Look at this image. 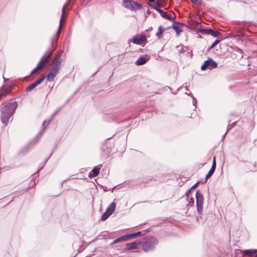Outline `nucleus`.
I'll return each mask as SVG.
<instances>
[{
	"mask_svg": "<svg viewBox=\"0 0 257 257\" xmlns=\"http://www.w3.org/2000/svg\"><path fill=\"white\" fill-rule=\"evenodd\" d=\"M18 106L16 101L5 102L1 106V121L5 126L8 125L10 118L14 114Z\"/></svg>",
	"mask_w": 257,
	"mask_h": 257,
	"instance_id": "obj_1",
	"label": "nucleus"
},
{
	"mask_svg": "<svg viewBox=\"0 0 257 257\" xmlns=\"http://www.w3.org/2000/svg\"><path fill=\"white\" fill-rule=\"evenodd\" d=\"M158 243V240L154 237H148L146 238L143 244V250L145 252L154 250L155 246Z\"/></svg>",
	"mask_w": 257,
	"mask_h": 257,
	"instance_id": "obj_2",
	"label": "nucleus"
},
{
	"mask_svg": "<svg viewBox=\"0 0 257 257\" xmlns=\"http://www.w3.org/2000/svg\"><path fill=\"white\" fill-rule=\"evenodd\" d=\"M63 53V50H59L53 58L51 63V64L54 65V66L52 68L58 71L61 69L65 62L64 59L61 58Z\"/></svg>",
	"mask_w": 257,
	"mask_h": 257,
	"instance_id": "obj_3",
	"label": "nucleus"
},
{
	"mask_svg": "<svg viewBox=\"0 0 257 257\" xmlns=\"http://www.w3.org/2000/svg\"><path fill=\"white\" fill-rule=\"evenodd\" d=\"M122 6L126 9L132 11H136L141 10L143 6L141 4L133 0H123Z\"/></svg>",
	"mask_w": 257,
	"mask_h": 257,
	"instance_id": "obj_4",
	"label": "nucleus"
},
{
	"mask_svg": "<svg viewBox=\"0 0 257 257\" xmlns=\"http://www.w3.org/2000/svg\"><path fill=\"white\" fill-rule=\"evenodd\" d=\"M51 45L53 48L49 49L47 51L44 56L41 58L39 62V65L42 66L43 64H47L50 60V57L53 54L54 50L56 48V46L54 45V42L53 40L51 41Z\"/></svg>",
	"mask_w": 257,
	"mask_h": 257,
	"instance_id": "obj_5",
	"label": "nucleus"
},
{
	"mask_svg": "<svg viewBox=\"0 0 257 257\" xmlns=\"http://www.w3.org/2000/svg\"><path fill=\"white\" fill-rule=\"evenodd\" d=\"M196 200V207L197 212L201 214L203 212V204L204 202V197L199 190H198L195 194Z\"/></svg>",
	"mask_w": 257,
	"mask_h": 257,
	"instance_id": "obj_6",
	"label": "nucleus"
},
{
	"mask_svg": "<svg viewBox=\"0 0 257 257\" xmlns=\"http://www.w3.org/2000/svg\"><path fill=\"white\" fill-rule=\"evenodd\" d=\"M217 66V64L212 58H209L208 60L204 62L203 65L201 66V69L202 70L204 71L207 68H215Z\"/></svg>",
	"mask_w": 257,
	"mask_h": 257,
	"instance_id": "obj_7",
	"label": "nucleus"
},
{
	"mask_svg": "<svg viewBox=\"0 0 257 257\" xmlns=\"http://www.w3.org/2000/svg\"><path fill=\"white\" fill-rule=\"evenodd\" d=\"M46 76H43L41 78L38 79L37 81L31 84L30 86L27 87L26 89V91H31L34 88H35L36 87H37L38 85H39L40 84H41L45 79Z\"/></svg>",
	"mask_w": 257,
	"mask_h": 257,
	"instance_id": "obj_8",
	"label": "nucleus"
},
{
	"mask_svg": "<svg viewBox=\"0 0 257 257\" xmlns=\"http://www.w3.org/2000/svg\"><path fill=\"white\" fill-rule=\"evenodd\" d=\"M146 40V36L144 35H139V36H134L132 39V42L133 43L139 45L142 42H144Z\"/></svg>",
	"mask_w": 257,
	"mask_h": 257,
	"instance_id": "obj_9",
	"label": "nucleus"
},
{
	"mask_svg": "<svg viewBox=\"0 0 257 257\" xmlns=\"http://www.w3.org/2000/svg\"><path fill=\"white\" fill-rule=\"evenodd\" d=\"M141 241L139 240H136L135 241L131 243H126L125 246L126 249L128 250L135 249L137 248V246L140 245Z\"/></svg>",
	"mask_w": 257,
	"mask_h": 257,
	"instance_id": "obj_10",
	"label": "nucleus"
},
{
	"mask_svg": "<svg viewBox=\"0 0 257 257\" xmlns=\"http://www.w3.org/2000/svg\"><path fill=\"white\" fill-rule=\"evenodd\" d=\"M243 256H257V249H246L242 251Z\"/></svg>",
	"mask_w": 257,
	"mask_h": 257,
	"instance_id": "obj_11",
	"label": "nucleus"
},
{
	"mask_svg": "<svg viewBox=\"0 0 257 257\" xmlns=\"http://www.w3.org/2000/svg\"><path fill=\"white\" fill-rule=\"evenodd\" d=\"M58 72H59L58 71L52 68L50 72L48 73V74L47 76V79L48 81H53L54 80V79H55L56 75L58 73Z\"/></svg>",
	"mask_w": 257,
	"mask_h": 257,
	"instance_id": "obj_12",
	"label": "nucleus"
},
{
	"mask_svg": "<svg viewBox=\"0 0 257 257\" xmlns=\"http://www.w3.org/2000/svg\"><path fill=\"white\" fill-rule=\"evenodd\" d=\"M172 27L174 30L176 31L177 36L179 35L180 32L182 31V27L180 26L179 23L174 22L172 25Z\"/></svg>",
	"mask_w": 257,
	"mask_h": 257,
	"instance_id": "obj_13",
	"label": "nucleus"
},
{
	"mask_svg": "<svg viewBox=\"0 0 257 257\" xmlns=\"http://www.w3.org/2000/svg\"><path fill=\"white\" fill-rule=\"evenodd\" d=\"M149 60V58H146L144 57H140L138 60L136 61L135 63L137 65H142L145 64L147 61Z\"/></svg>",
	"mask_w": 257,
	"mask_h": 257,
	"instance_id": "obj_14",
	"label": "nucleus"
},
{
	"mask_svg": "<svg viewBox=\"0 0 257 257\" xmlns=\"http://www.w3.org/2000/svg\"><path fill=\"white\" fill-rule=\"evenodd\" d=\"M186 196L187 200L188 201L189 203L190 204V205H192L194 204V198L191 195V190H188L186 192Z\"/></svg>",
	"mask_w": 257,
	"mask_h": 257,
	"instance_id": "obj_15",
	"label": "nucleus"
},
{
	"mask_svg": "<svg viewBox=\"0 0 257 257\" xmlns=\"http://www.w3.org/2000/svg\"><path fill=\"white\" fill-rule=\"evenodd\" d=\"M115 207L116 204L114 202H113L111 203L109 206L107 208L106 211L111 215L115 210Z\"/></svg>",
	"mask_w": 257,
	"mask_h": 257,
	"instance_id": "obj_16",
	"label": "nucleus"
},
{
	"mask_svg": "<svg viewBox=\"0 0 257 257\" xmlns=\"http://www.w3.org/2000/svg\"><path fill=\"white\" fill-rule=\"evenodd\" d=\"M62 26H63V25L61 24H59V28H58V31L57 32V34L56 35V36L54 37V38H53V39L52 40L54 41V44L55 43L57 42V41H58V38H59V34L61 33V30H62Z\"/></svg>",
	"mask_w": 257,
	"mask_h": 257,
	"instance_id": "obj_17",
	"label": "nucleus"
},
{
	"mask_svg": "<svg viewBox=\"0 0 257 257\" xmlns=\"http://www.w3.org/2000/svg\"><path fill=\"white\" fill-rule=\"evenodd\" d=\"M100 167H94L91 172L90 173V176L95 177L98 175L100 171Z\"/></svg>",
	"mask_w": 257,
	"mask_h": 257,
	"instance_id": "obj_18",
	"label": "nucleus"
},
{
	"mask_svg": "<svg viewBox=\"0 0 257 257\" xmlns=\"http://www.w3.org/2000/svg\"><path fill=\"white\" fill-rule=\"evenodd\" d=\"M9 92V90L8 88L3 87L0 90V99L3 97L6 96L8 94Z\"/></svg>",
	"mask_w": 257,
	"mask_h": 257,
	"instance_id": "obj_19",
	"label": "nucleus"
},
{
	"mask_svg": "<svg viewBox=\"0 0 257 257\" xmlns=\"http://www.w3.org/2000/svg\"><path fill=\"white\" fill-rule=\"evenodd\" d=\"M141 231H138L137 232L126 234V236L127 239L131 238H136L139 235L141 234Z\"/></svg>",
	"mask_w": 257,
	"mask_h": 257,
	"instance_id": "obj_20",
	"label": "nucleus"
},
{
	"mask_svg": "<svg viewBox=\"0 0 257 257\" xmlns=\"http://www.w3.org/2000/svg\"><path fill=\"white\" fill-rule=\"evenodd\" d=\"M207 31H208V32H207V35H211V36H212L214 37H216L219 35H220V33L218 32L215 31L211 29H208Z\"/></svg>",
	"mask_w": 257,
	"mask_h": 257,
	"instance_id": "obj_21",
	"label": "nucleus"
},
{
	"mask_svg": "<svg viewBox=\"0 0 257 257\" xmlns=\"http://www.w3.org/2000/svg\"><path fill=\"white\" fill-rule=\"evenodd\" d=\"M164 31V29L162 28V26H160L158 28V30L156 35L158 37L159 39H160L162 37L163 32Z\"/></svg>",
	"mask_w": 257,
	"mask_h": 257,
	"instance_id": "obj_22",
	"label": "nucleus"
},
{
	"mask_svg": "<svg viewBox=\"0 0 257 257\" xmlns=\"http://www.w3.org/2000/svg\"><path fill=\"white\" fill-rule=\"evenodd\" d=\"M153 9H154L156 11H157L163 18H165L167 15V13L164 12L162 10L160 9V8H156V7H154Z\"/></svg>",
	"mask_w": 257,
	"mask_h": 257,
	"instance_id": "obj_23",
	"label": "nucleus"
},
{
	"mask_svg": "<svg viewBox=\"0 0 257 257\" xmlns=\"http://www.w3.org/2000/svg\"><path fill=\"white\" fill-rule=\"evenodd\" d=\"M127 238H126V234L125 235H122L115 239H114L113 240V243H116L120 241H122V240H127Z\"/></svg>",
	"mask_w": 257,
	"mask_h": 257,
	"instance_id": "obj_24",
	"label": "nucleus"
},
{
	"mask_svg": "<svg viewBox=\"0 0 257 257\" xmlns=\"http://www.w3.org/2000/svg\"><path fill=\"white\" fill-rule=\"evenodd\" d=\"M236 122H234L233 123H232V124H231L230 125L228 124V126H227V131L225 133V134L223 135V137H222V139H223L226 135L227 134V133L228 132V131L231 129L233 127H234L235 125V123H236Z\"/></svg>",
	"mask_w": 257,
	"mask_h": 257,
	"instance_id": "obj_25",
	"label": "nucleus"
},
{
	"mask_svg": "<svg viewBox=\"0 0 257 257\" xmlns=\"http://www.w3.org/2000/svg\"><path fill=\"white\" fill-rule=\"evenodd\" d=\"M110 215V214H109V213H108L107 212H106L105 211V212L101 216V220L104 221V220H106Z\"/></svg>",
	"mask_w": 257,
	"mask_h": 257,
	"instance_id": "obj_26",
	"label": "nucleus"
},
{
	"mask_svg": "<svg viewBox=\"0 0 257 257\" xmlns=\"http://www.w3.org/2000/svg\"><path fill=\"white\" fill-rule=\"evenodd\" d=\"M196 220L199 223L203 224L205 221L206 219L203 218L202 216H196Z\"/></svg>",
	"mask_w": 257,
	"mask_h": 257,
	"instance_id": "obj_27",
	"label": "nucleus"
},
{
	"mask_svg": "<svg viewBox=\"0 0 257 257\" xmlns=\"http://www.w3.org/2000/svg\"><path fill=\"white\" fill-rule=\"evenodd\" d=\"M214 172H215V170L211 168L210 169V170L209 171V172H208L207 174L206 175V177H205L206 180H207V179L210 178L213 175V174L214 173Z\"/></svg>",
	"mask_w": 257,
	"mask_h": 257,
	"instance_id": "obj_28",
	"label": "nucleus"
},
{
	"mask_svg": "<svg viewBox=\"0 0 257 257\" xmlns=\"http://www.w3.org/2000/svg\"><path fill=\"white\" fill-rule=\"evenodd\" d=\"M207 29H205V28H203L201 26H199V32L203 34H207V32H208Z\"/></svg>",
	"mask_w": 257,
	"mask_h": 257,
	"instance_id": "obj_29",
	"label": "nucleus"
},
{
	"mask_svg": "<svg viewBox=\"0 0 257 257\" xmlns=\"http://www.w3.org/2000/svg\"><path fill=\"white\" fill-rule=\"evenodd\" d=\"M249 168L251 171H255L257 170V166H256L255 163L254 164H250L249 165Z\"/></svg>",
	"mask_w": 257,
	"mask_h": 257,
	"instance_id": "obj_30",
	"label": "nucleus"
},
{
	"mask_svg": "<svg viewBox=\"0 0 257 257\" xmlns=\"http://www.w3.org/2000/svg\"><path fill=\"white\" fill-rule=\"evenodd\" d=\"M46 126H44L42 129V130L40 132V133H39L38 136H37V138H38V141L40 138L42 137V136L43 135V133L46 129Z\"/></svg>",
	"mask_w": 257,
	"mask_h": 257,
	"instance_id": "obj_31",
	"label": "nucleus"
},
{
	"mask_svg": "<svg viewBox=\"0 0 257 257\" xmlns=\"http://www.w3.org/2000/svg\"><path fill=\"white\" fill-rule=\"evenodd\" d=\"M162 6V4L161 2L159 1H157L156 2H155L154 3V7H156V8H160ZM154 6L153 7V8Z\"/></svg>",
	"mask_w": 257,
	"mask_h": 257,
	"instance_id": "obj_32",
	"label": "nucleus"
},
{
	"mask_svg": "<svg viewBox=\"0 0 257 257\" xmlns=\"http://www.w3.org/2000/svg\"><path fill=\"white\" fill-rule=\"evenodd\" d=\"M165 19H167L168 20H173V16L171 14H167L166 15Z\"/></svg>",
	"mask_w": 257,
	"mask_h": 257,
	"instance_id": "obj_33",
	"label": "nucleus"
},
{
	"mask_svg": "<svg viewBox=\"0 0 257 257\" xmlns=\"http://www.w3.org/2000/svg\"><path fill=\"white\" fill-rule=\"evenodd\" d=\"M216 167V164L215 157H214L213 161L212 162V165L211 168L215 170Z\"/></svg>",
	"mask_w": 257,
	"mask_h": 257,
	"instance_id": "obj_34",
	"label": "nucleus"
},
{
	"mask_svg": "<svg viewBox=\"0 0 257 257\" xmlns=\"http://www.w3.org/2000/svg\"><path fill=\"white\" fill-rule=\"evenodd\" d=\"M42 67V66L39 65V63H38L37 67L32 71L31 74L34 73L39 68Z\"/></svg>",
	"mask_w": 257,
	"mask_h": 257,
	"instance_id": "obj_35",
	"label": "nucleus"
},
{
	"mask_svg": "<svg viewBox=\"0 0 257 257\" xmlns=\"http://www.w3.org/2000/svg\"><path fill=\"white\" fill-rule=\"evenodd\" d=\"M220 41L216 40H215L211 45V48L214 47L216 45H217L219 43Z\"/></svg>",
	"mask_w": 257,
	"mask_h": 257,
	"instance_id": "obj_36",
	"label": "nucleus"
},
{
	"mask_svg": "<svg viewBox=\"0 0 257 257\" xmlns=\"http://www.w3.org/2000/svg\"><path fill=\"white\" fill-rule=\"evenodd\" d=\"M61 107L59 108L57 110H56L55 112L52 115V118H53L55 116L57 115V114L58 113V112L61 110Z\"/></svg>",
	"mask_w": 257,
	"mask_h": 257,
	"instance_id": "obj_37",
	"label": "nucleus"
},
{
	"mask_svg": "<svg viewBox=\"0 0 257 257\" xmlns=\"http://www.w3.org/2000/svg\"><path fill=\"white\" fill-rule=\"evenodd\" d=\"M198 183H199V182H197V183H196L194 185H193L191 187V188L190 189V190H191V191L192 189H195V188L197 187V186L198 185Z\"/></svg>",
	"mask_w": 257,
	"mask_h": 257,
	"instance_id": "obj_38",
	"label": "nucleus"
},
{
	"mask_svg": "<svg viewBox=\"0 0 257 257\" xmlns=\"http://www.w3.org/2000/svg\"><path fill=\"white\" fill-rule=\"evenodd\" d=\"M179 52L181 53H184V48H181L180 49H179L178 50Z\"/></svg>",
	"mask_w": 257,
	"mask_h": 257,
	"instance_id": "obj_39",
	"label": "nucleus"
},
{
	"mask_svg": "<svg viewBox=\"0 0 257 257\" xmlns=\"http://www.w3.org/2000/svg\"><path fill=\"white\" fill-rule=\"evenodd\" d=\"M192 97L193 99V105H195V104L196 103V101L195 99L193 96H192Z\"/></svg>",
	"mask_w": 257,
	"mask_h": 257,
	"instance_id": "obj_40",
	"label": "nucleus"
},
{
	"mask_svg": "<svg viewBox=\"0 0 257 257\" xmlns=\"http://www.w3.org/2000/svg\"><path fill=\"white\" fill-rule=\"evenodd\" d=\"M151 12L150 10L149 9H148V10H147V12H146L147 14V15H150V14H151Z\"/></svg>",
	"mask_w": 257,
	"mask_h": 257,
	"instance_id": "obj_41",
	"label": "nucleus"
},
{
	"mask_svg": "<svg viewBox=\"0 0 257 257\" xmlns=\"http://www.w3.org/2000/svg\"><path fill=\"white\" fill-rule=\"evenodd\" d=\"M237 52H239V53H241L242 52V50L240 49H239V48H237Z\"/></svg>",
	"mask_w": 257,
	"mask_h": 257,
	"instance_id": "obj_42",
	"label": "nucleus"
},
{
	"mask_svg": "<svg viewBox=\"0 0 257 257\" xmlns=\"http://www.w3.org/2000/svg\"><path fill=\"white\" fill-rule=\"evenodd\" d=\"M192 2L194 4L196 3L197 0H191Z\"/></svg>",
	"mask_w": 257,
	"mask_h": 257,
	"instance_id": "obj_43",
	"label": "nucleus"
},
{
	"mask_svg": "<svg viewBox=\"0 0 257 257\" xmlns=\"http://www.w3.org/2000/svg\"><path fill=\"white\" fill-rule=\"evenodd\" d=\"M156 0H149L150 3H155Z\"/></svg>",
	"mask_w": 257,
	"mask_h": 257,
	"instance_id": "obj_44",
	"label": "nucleus"
},
{
	"mask_svg": "<svg viewBox=\"0 0 257 257\" xmlns=\"http://www.w3.org/2000/svg\"><path fill=\"white\" fill-rule=\"evenodd\" d=\"M186 94L187 95H190L191 92H189H189H186Z\"/></svg>",
	"mask_w": 257,
	"mask_h": 257,
	"instance_id": "obj_45",
	"label": "nucleus"
},
{
	"mask_svg": "<svg viewBox=\"0 0 257 257\" xmlns=\"http://www.w3.org/2000/svg\"><path fill=\"white\" fill-rule=\"evenodd\" d=\"M3 78L5 82L8 80V79H6L4 77H3Z\"/></svg>",
	"mask_w": 257,
	"mask_h": 257,
	"instance_id": "obj_46",
	"label": "nucleus"
},
{
	"mask_svg": "<svg viewBox=\"0 0 257 257\" xmlns=\"http://www.w3.org/2000/svg\"><path fill=\"white\" fill-rule=\"evenodd\" d=\"M185 89H186V90H188V86H185Z\"/></svg>",
	"mask_w": 257,
	"mask_h": 257,
	"instance_id": "obj_47",
	"label": "nucleus"
},
{
	"mask_svg": "<svg viewBox=\"0 0 257 257\" xmlns=\"http://www.w3.org/2000/svg\"><path fill=\"white\" fill-rule=\"evenodd\" d=\"M48 160H49V158H47V160H46V161H45V164H46L47 161H48Z\"/></svg>",
	"mask_w": 257,
	"mask_h": 257,
	"instance_id": "obj_48",
	"label": "nucleus"
},
{
	"mask_svg": "<svg viewBox=\"0 0 257 257\" xmlns=\"http://www.w3.org/2000/svg\"><path fill=\"white\" fill-rule=\"evenodd\" d=\"M48 160H49V158H47V160H46V161H45V164H46L47 161H48Z\"/></svg>",
	"mask_w": 257,
	"mask_h": 257,
	"instance_id": "obj_49",
	"label": "nucleus"
},
{
	"mask_svg": "<svg viewBox=\"0 0 257 257\" xmlns=\"http://www.w3.org/2000/svg\"><path fill=\"white\" fill-rule=\"evenodd\" d=\"M48 160H49V158H47V160H46V161H45V164H46L47 161H48Z\"/></svg>",
	"mask_w": 257,
	"mask_h": 257,
	"instance_id": "obj_50",
	"label": "nucleus"
},
{
	"mask_svg": "<svg viewBox=\"0 0 257 257\" xmlns=\"http://www.w3.org/2000/svg\"><path fill=\"white\" fill-rule=\"evenodd\" d=\"M48 160H49V158H47V160H46V161H45V164H46L47 161H48Z\"/></svg>",
	"mask_w": 257,
	"mask_h": 257,
	"instance_id": "obj_51",
	"label": "nucleus"
}]
</instances>
